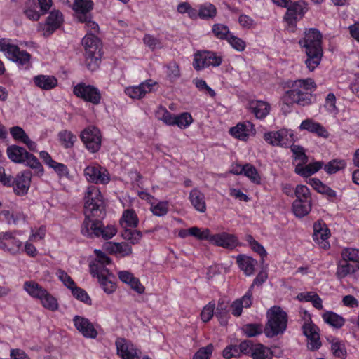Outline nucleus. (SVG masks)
I'll use <instances>...</instances> for the list:
<instances>
[{
	"mask_svg": "<svg viewBox=\"0 0 359 359\" xmlns=\"http://www.w3.org/2000/svg\"><path fill=\"white\" fill-rule=\"evenodd\" d=\"M72 9L75 12L76 18L79 22H84L87 18L92 15L90 11L93 9L92 0H75Z\"/></svg>",
	"mask_w": 359,
	"mask_h": 359,
	"instance_id": "b1692460",
	"label": "nucleus"
},
{
	"mask_svg": "<svg viewBox=\"0 0 359 359\" xmlns=\"http://www.w3.org/2000/svg\"><path fill=\"white\" fill-rule=\"evenodd\" d=\"M121 226L135 228L138 226L139 219L133 209H127L123 212L120 219Z\"/></svg>",
	"mask_w": 359,
	"mask_h": 359,
	"instance_id": "c9c22d12",
	"label": "nucleus"
},
{
	"mask_svg": "<svg viewBox=\"0 0 359 359\" xmlns=\"http://www.w3.org/2000/svg\"><path fill=\"white\" fill-rule=\"evenodd\" d=\"M150 210L155 216L163 217L168 214L169 203L167 201H159L156 204H151Z\"/></svg>",
	"mask_w": 359,
	"mask_h": 359,
	"instance_id": "5fc2aeb1",
	"label": "nucleus"
},
{
	"mask_svg": "<svg viewBox=\"0 0 359 359\" xmlns=\"http://www.w3.org/2000/svg\"><path fill=\"white\" fill-rule=\"evenodd\" d=\"M194 120L190 113L182 112L176 116L175 126H178L181 129L187 128Z\"/></svg>",
	"mask_w": 359,
	"mask_h": 359,
	"instance_id": "864d4df0",
	"label": "nucleus"
},
{
	"mask_svg": "<svg viewBox=\"0 0 359 359\" xmlns=\"http://www.w3.org/2000/svg\"><path fill=\"white\" fill-rule=\"evenodd\" d=\"M323 320L335 328H341L345 323L344 318L333 311H326L322 316Z\"/></svg>",
	"mask_w": 359,
	"mask_h": 359,
	"instance_id": "4c0bfd02",
	"label": "nucleus"
},
{
	"mask_svg": "<svg viewBox=\"0 0 359 359\" xmlns=\"http://www.w3.org/2000/svg\"><path fill=\"white\" fill-rule=\"evenodd\" d=\"M103 219H98V217L90 221H83L81 228V233L88 238L102 237L105 240L111 238L116 235L117 231L115 226H103Z\"/></svg>",
	"mask_w": 359,
	"mask_h": 359,
	"instance_id": "6e6552de",
	"label": "nucleus"
},
{
	"mask_svg": "<svg viewBox=\"0 0 359 359\" xmlns=\"http://www.w3.org/2000/svg\"><path fill=\"white\" fill-rule=\"evenodd\" d=\"M267 322L264 332L268 338L283 334L287 327L288 316L280 306H272L266 313Z\"/></svg>",
	"mask_w": 359,
	"mask_h": 359,
	"instance_id": "20e7f679",
	"label": "nucleus"
},
{
	"mask_svg": "<svg viewBox=\"0 0 359 359\" xmlns=\"http://www.w3.org/2000/svg\"><path fill=\"white\" fill-rule=\"evenodd\" d=\"M238 346L241 356L242 355L250 356L255 346V344L250 339H244L241 341Z\"/></svg>",
	"mask_w": 359,
	"mask_h": 359,
	"instance_id": "680f3d73",
	"label": "nucleus"
},
{
	"mask_svg": "<svg viewBox=\"0 0 359 359\" xmlns=\"http://www.w3.org/2000/svg\"><path fill=\"white\" fill-rule=\"evenodd\" d=\"M300 130H305L318 137L327 138L330 135L327 130L320 123L312 118H306L302 121L299 126Z\"/></svg>",
	"mask_w": 359,
	"mask_h": 359,
	"instance_id": "a878e982",
	"label": "nucleus"
},
{
	"mask_svg": "<svg viewBox=\"0 0 359 359\" xmlns=\"http://www.w3.org/2000/svg\"><path fill=\"white\" fill-rule=\"evenodd\" d=\"M1 215L8 224H17L18 222L23 218L22 212L11 213L9 210H2Z\"/></svg>",
	"mask_w": 359,
	"mask_h": 359,
	"instance_id": "69168bd1",
	"label": "nucleus"
},
{
	"mask_svg": "<svg viewBox=\"0 0 359 359\" xmlns=\"http://www.w3.org/2000/svg\"><path fill=\"white\" fill-rule=\"evenodd\" d=\"M92 271L91 276L97 278L105 293L110 294L115 292L116 290V284L114 281L115 277L108 269H104L102 266L99 268L96 265H93Z\"/></svg>",
	"mask_w": 359,
	"mask_h": 359,
	"instance_id": "2eb2a0df",
	"label": "nucleus"
},
{
	"mask_svg": "<svg viewBox=\"0 0 359 359\" xmlns=\"http://www.w3.org/2000/svg\"><path fill=\"white\" fill-rule=\"evenodd\" d=\"M213 350V345L212 344H209L205 347L200 348L194 353L192 359H210Z\"/></svg>",
	"mask_w": 359,
	"mask_h": 359,
	"instance_id": "bf43d9fd",
	"label": "nucleus"
},
{
	"mask_svg": "<svg viewBox=\"0 0 359 359\" xmlns=\"http://www.w3.org/2000/svg\"><path fill=\"white\" fill-rule=\"evenodd\" d=\"M303 334L308 339L307 347L310 351L318 350L322 344L320 341L319 328L311 320L305 322L302 327Z\"/></svg>",
	"mask_w": 359,
	"mask_h": 359,
	"instance_id": "aec40b11",
	"label": "nucleus"
},
{
	"mask_svg": "<svg viewBox=\"0 0 359 359\" xmlns=\"http://www.w3.org/2000/svg\"><path fill=\"white\" fill-rule=\"evenodd\" d=\"M252 359H272L273 352L271 349L261 343L255 344L250 355Z\"/></svg>",
	"mask_w": 359,
	"mask_h": 359,
	"instance_id": "e433bc0d",
	"label": "nucleus"
},
{
	"mask_svg": "<svg viewBox=\"0 0 359 359\" xmlns=\"http://www.w3.org/2000/svg\"><path fill=\"white\" fill-rule=\"evenodd\" d=\"M212 32L214 36L222 41H227L232 34L229 27L221 23H215L212 27Z\"/></svg>",
	"mask_w": 359,
	"mask_h": 359,
	"instance_id": "58836bf2",
	"label": "nucleus"
},
{
	"mask_svg": "<svg viewBox=\"0 0 359 359\" xmlns=\"http://www.w3.org/2000/svg\"><path fill=\"white\" fill-rule=\"evenodd\" d=\"M117 354L122 359H136L139 358L137 349L131 343L128 342L123 338H118L116 341Z\"/></svg>",
	"mask_w": 359,
	"mask_h": 359,
	"instance_id": "393cba45",
	"label": "nucleus"
},
{
	"mask_svg": "<svg viewBox=\"0 0 359 359\" xmlns=\"http://www.w3.org/2000/svg\"><path fill=\"white\" fill-rule=\"evenodd\" d=\"M113 250L122 257H127L132 254L133 249L130 244L126 242L116 243L113 246Z\"/></svg>",
	"mask_w": 359,
	"mask_h": 359,
	"instance_id": "052dcab7",
	"label": "nucleus"
},
{
	"mask_svg": "<svg viewBox=\"0 0 359 359\" xmlns=\"http://www.w3.org/2000/svg\"><path fill=\"white\" fill-rule=\"evenodd\" d=\"M72 92L76 97L93 105H99L102 100L101 91L97 87L84 82L74 86Z\"/></svg>",
	"mask_w": 359,
	"mask_h": 359,
	"instance_id": "1a4fd4ad",
	"label": "nucleus"
},
{
	"mask_svg": "<svg viewBox=\"0 0 359 359\" xmlns=\"http://www.w3.org/2000/svg\"><path fill=\"white\" fill-rule=\"evenodd\" d=\"M283 20L289 27H296L309 11L308 3L304 0L292 1L286 8Z\"/></svg>",
	"mask_w": 359,
	"mask_h": 359,
	"instance_id": "9b49d317",
	"label": "nucleus"
},
{
	"mask_svg": "<svg viewBox=\"0 0 359 359\" xmlns=\"http://www.w3.org/2000/svg\"><path fill=\"white\" fill-rule=\"evenodd\" d=\"M64 22L62 12L54 9L49 13L43 24L40 23L39 29L43 32V36L46 38L50 36L56 30L60 28Z\"/></svg>",
	"mask_w": 359,
	"mask_h": 359,
	"instance_id": "f3484780",
	"label": "nucleus"
},
{
	"mask_svg": "<svg viewBox=\"0 0 359 359\" xmlns=\"http://www.w3.org/2000/svg\"><path fill=\"white\" fill-rule=\"evenodd\" d=\"M72 320L76 330L84 337L95 339L97 337L98 332L93 323L89 319L83 316H75Z\"/></svg>",
	"mask_w": 359,
	"mask_h": 359,
	"instance_id": "4be33fe9",
	"label": "nucleus"
},
{
	"mask_svg": "<svg viewBox=\"0 0 359 359\" xmlns=\"http://www.w3.org/2000/svg\"><path fill=\"white\" fill-rule=\"evenodd\" d=\"M8 58L15 62L20 68L27 70L31 67V55L27 50H21L18 46Z\"/></svg>",
	"mask_w": 359,
	"mask_h": 359,
	"instance_id": "bb28decb",
	"label": "nucleus"
},
{
	"mask_svg": "<svg viewBox=\"0 0 359 359\" xmlns=\"http://www.w3.org/2000/svg\"><path fill=\"white\" fill-rule=\"evenodd\" d=\"M245 240L248 243L252 251L257 253L262 259L267 256V252L264 247L256 241L252 236L248 235Z\"/></svg>",
	"mask_w": 359,
	"mask_h": 359,
	"instance_id": "603ef678",
	"label": "nucleus"
},
{
	"mask_svg": "<svg viewBox=\"0 0 359 359\" xmlns=\"http://www.w3.org/2000/svg\"><path fill=\"white\" fill-rule=\"evenodd\" d=\"M287 86L290 88L283 95V104L288 107L297 105L304 107L313 102V93L317 89L315 81L311 78L289 81Z\"/></svg>",
	"mask_w": 359,
	"mask_h": 359,
	"instance_id": "f257e3e1",
	"label": "nucleus"
},
{
	"mask_svg": "<svg viewBox=\"0 0 359 359\" xmlns=\"http://www.w3.org/2000/svg\"><path fill=\"white\" fill-rule=\"evenodd\" d=\"M58 139L64 148L70 149L74 146L76 140V136L71 131L64 130L58 133Z\"/></svg>",
	"mask_w": 359,
	"mask_h": 359,
	"instance_id": "79ce46f5",
	"label": "nucleus"
},
{
	"mask_svg": "<svg viewBox=\"0 0 359 359\" xmlns=\"http://www.w3.org/2000/svg\"><path fill=\"white\" fill-rule=\"evenodd\" d=\"M80 138L90 153H95L100 150L102 135L98 128L93 126L85 128L80 134Z\"/></svg>",
	"mask_w": 359,
	"mask_h": 359,
	"instance_id": "4468645a",
	"label": "nucleus"
},
{
	"mask_svg": "<svg viewBox=\"0 0 359 359\" xmlns=\"http://www.w3.org/2000/svg\"><path fill=\"white\" fill-rule=\"evenodd\" d=\"M323 165V161L311 162L305 166L299 164L295 168V172L302 177H308L319 171Z\"/></svg>",
	"mask_w": 359,
	"mask_h": 359,
	"instance_id": "72a5a7b5",
	"label": "nucleus"
},
{
	"mask_svg": "<svg viewBox=\"0 0 359 359\" xmlns=\"http://www.w3.org/2000/svg\"><path fill=\"white\" fill-rule=\"evenodd\" d=\"M32 174L29 170L18 172L15 177L11 176L10 186L13 187V192L18 196H25L29 189Z\"/></svg>",
	"mask_w": 359,
	"mask_h": 359,
	"instance_id": "dca6fc26",
	"label": "nucleus"
},
{
	"mask_svg": "<svg viewBox=\"0 0 359 359\" xmlns=\"http://www.w3.org/2000/svg\"><path fill=\"white\" fill-rule=\"evenodd\" d=\"M231 46L234 50L242 52L246 48V43L242 39L236 36L233 33L230 36L229 39L226 41Z\"/></svg>",
	"mask_w": 359,
	"mask_h": 359,
	"instance_id": "0e129e2a",
	"label": "nucleus"
},
{
	"mask_svg": "<svg viewBox=\"0 0 359 359\" xmlns=\"http://www.w3.org/2000/svg\"><path fill=\"white\" fill-rule=\"evenodd\" d=\"M298 44L306 55V68L314 71L320 64L323 56V34L316 28H305Z\"/></svg>",
	"mask_w": 359,
	"mask_h": 359,
	"instance_id": "f03ea898",
	"label": "nucleus"
},
{
	"mask_svg": "<svg viewBox=\"0 0 359 359\" xmlns=\"http://www.w3.org/2000/svg\"><path fill=\"white\" fill-rule=\"evenodd\" d=\"M23 289L34 299H39L43 307L55 311L59 309L57 299L52 295L46 289L33 280L25 281Z\"/></svg>",
	"mask_w": 359,
	"mask_h": 359,
	"instance_id": "0eeeda50",
	"label": "nucleus"
},
{
	"mask_svg": "<svg viewBox=\"0 0 359 359\" xmlns=\"http://www.w3.org/2000/svg\"><path fill=\"white\" fill-rule=\"evenodd\" d=\"M22 243L17 238L14 232H0V249L8 252L13 255L19 254L22 251Z\"/></svg>",
	"mask_w": 359,
	"mask_h": 359,
	"instance_id": "6ab92c4d",
	"label": "nucleus"
},
{
	"mask_svg": "<svg viewBox=\"0 0 359 359\" xmlns=\"http://www.w3.org/2000/svg\"><path fill=\"white\" fill-rule=\"evenodd\" d=\"M323 109L325 111L331 115H337L339 112L337 107V97L333 93H329L324 100Z\"/></svg>",
	"mask_w": 359,
	"mask_h": 359,
	"instance_id": "ea45409f",
	"label": "nucleus"
},
{
	"mask_svg": "<svg viewBox=\"0 0 359 359\" xmlns=\"http://www.w3.org/2000/svg\"><path fill=\"white\" fill-rule=\"evenodd\" d=\"M32 81L36 87L44 90L53 89L58 84L57 79L50 75H36L33 77Z\"/></svg>",
	"mask_w": 359,
	"mask_h": 359,
	"instance_id": "c756f323",
	"label": "nucleus"
},
{
	"mask_svg": "<svg viewBox=\"0 0 359 359\" xmlns=\"http://www.w3.org/2000/svg\"><path fill=\"white\" fill-rule=\"evenodd\" d=\"M215 312L219 324L222 326L226 325L230 318L229 302H225L223 299H219L217 306H215Z\"/></svg>",
	"mask_w": 359,
	"mask_h": 359,
	"instance_id": "2f4dec72",
	"label": "nucleus"
},
{
	"mask_svg": "<svg viewBox=\"0 0 359 359\" xmlns=\"http://www.w3.org/2000/svg\"><path fill=\"white\" fill-rule=\"evenodd\" d=\"M217 13V8L213 4L205 3L199 7L198 18L203 20L212 19L216 16Z\"/></svg>",
	"mask_w": 359,
	"mask_h": 359,
	"instance_id": "a19ab883",
	"label": "nucleus"
},
{
	"mask_svg": "<svg viewBox=\"0 0 359 359\" xmlns=\"http://www.w3.org/2000/svg\"><path fill=\"white\" fill-rule=\"evenodd\" d=\"M355 271V269L353 265L349 264L348 261H341L337 265L336 276L338 279L341 280L346 277L348 274Z\"/></svg>",
	"mask_w": 359,
	"mask_h": 359,
	"instance_id": "37998d69",
	"label": "nucleus"
},
{
	"mask_svg": "<svg viewBox=\"0 0 359 359\" xmlns=\"http://www.w3.org/2000/svg\"><path fill=\"white\" fill-rule=\"evenodd\" d=\"M243 332L248 337H255L260 335L263 332V326L259 323H248L243 325Z\"/></svg>",
	"mask_w": 359,
	"mask_h": 359,
	"instance_id": "a18cd8bd",
	"label": "nucleus"
},
{
	"mask_svg": "<svg viewBox=\"0 0 359 359\" xmlns=\"http://www.w3.org/2000/svg\"><path fill=\"white\" fill-rule=\"evenodd\" d=\"M82 43L85 48L87 68L94 71L99 67L101 61L102 42L96 35L87 33L82 39Z\"/></svg>",
	"mask_w": 359,
	"mask_h": 359,
	"instance_id": "423d86ee",
	"label": "nucleus"
},
{
	"mask_svg": "<svg viewBox=\"0 0 359 359\" xmlns=\"http://www.w3.org/2000/svg\"><path fill=\"white\" fill-rule=\"evenodd\" d=\"M252 126L250 122H240L230 128L229 134L238 140L246 141L249 138Z\"/></svg>",
	"mask_w": 359,
	"mask_h": 359,
	"instance_id": "c85d7f7f",
	"label": "nucleus"
},
{
	"mask_svg": "<svg viewBox=\"0 0 359 359\" xmlns=\"http://www.w3.org/2000/svg\"><path fill=\"white\" fill-rule=\"evenodd\" d=\"M8 158L13 163L24 164L34 170V172L41 177L44 173V168L39 159L24 147L12 144L6 149Z\"/></svg>",
	"mask_w": 359,
	"mask_h": 359,
	"instance_id": "39448f33",
	"label": "nucleus"
},
{
	"mask_svg": "<svg viewBox=\"0 0 359 359\" xmlns=\"http://www.w3.org/2000/svg\"><path fill=\"white\" fill-rule=\"evenodd\" d=\"M346 166V162L345 160L334 159L324 166V170L327 174L332 175L344 169Z\"/></svg>",
	"mask_w": 359,
	"mask_h": 359,
	"instance_id": "49530a36",
	"label": "nucleus"
},
{
	"mask_svg": "<svg viewBox=\"0 0 359 359\" xmlns=\"http://www.w3.org/2000/svg\"><path fill=\"white\" fill-rule=\"evenodd\" d=\"M71 290L72 296L77 300L87 304H92V299L87 292L83 288L75 285Z\"/></svg>",
	"mask_w": 359,
	"mask_h": 359,
	"instance_id": "3c124183",
	"label": "nucleus"
},
{
	"mask_svg": "<svg viewBox=\"0 0 359 359\" xmlns=\"http://www.w3.org/2000/svg\"><path fill=\"white\" fill-rule=\"evenodd\" d=\"M189 199L194 208L200 212L206 211L205 196L198 189H193L189 194Z\"/></svg>",
	"mask_w": 359,
	"mask_h": 359,
	"instance_id": "473e14b6",
	"label": "nucleus"
},
{
	"mask_svg": "<svg viewBox=\"0 0 359 359\" xmlns=\"http://www.w3.org/2000/svg\"><path fill=\"white\" fill-rule=\"evenodd\" d=\"M84 215L83 221H90L98 217V219H104L106 215L103 196L100 189L91 185L88 187L84 196Z\"/></svg>",
	"mask_w": 359,
	"mask_h": 359,
	"instance_id": "7ed1b4c3",
	"label": "nucleus"
},
{
	"mask_svg": "<svg viewBox=\"0 0 359 359\" xmlns=\"http://www.w3.org/2000/svg\"><path fill=\"white\" fill-rule=\"evenodd\" d=\"M166 76L171 83H174L180 76L179 65L176 62H171L167 65Z\"/></svg>",
	"mask_w": 359,
	"mask_h": 359,
	"instance_id": "4d7b16f0",
	"label": "nucleus"
},
{
	"mask_svg": "<svg viewBox=\"0 0 359 359\" xmlns=\"http://www.w3.org/2000/svg\"><path fill=\"white\" fill-rule=\"evenodd\" d=\"M205 235L206 238L203 241H207L210 243L222 247L227 250H233L239 245V241L238 238L231 233L223 231L219 233L212 234L211 231L209 229H205Z\"/></svg>",
	"mask_w": 359,
	"mask_h": 359,
	"instance_id": "f8f14e48",
	"label": "nucleus"
},
{
	"mask_svg": "<svg viewBox=\"0 0 359 359\" xmlns=\"http://www.w3.org/2000/svg\"><path fill=\"white\" fill-rule=\"evenodd\" d=\"M95 254L97 256L96 260L89 264V271L91 275L93 271V265H96L99 268H101V266H102L104 269H107L106 266L111 264V259L104 252L96 250Z\"/></svg>",
	"mask_w": 359,
	"mask_h": 359,
	"instance_id": "09e8293b",
	"label": "nucleus"
},
{
	"mask_svg": "<svg viewBox=\"0 0 359 359\" xmlns=\"http://www.w3.org/2000/svg\"><path fill=\"white\" fill-rule=\"evenodd\" d=\"M84 175L88 182L97 184H107L110 181L108 170L98 164H92L84 169Z\"/></svg>",
	"mask_w": 359,
	"mask_h": 359,
	"instance_id": "a211bd4d",
	"label": "nucleus"
},
{
	"mask_svg": "<svg viewBox=\"0 0 359 359\" xmlns=\"http://www.w3.org/2000/svg\"><path fill=\"white\" fill-rule=\"evenodd\" d=\"M243 175L249 178L252 183L256 184H261L260 175L257 168L252 164L248 163L245 164Z\"/></svg>",
	"mask_w": 359,
	"mask_h": 359,
	"instance_id": "de8ad7c7",
	"label": "nucleus"
},
{
	"mask_svg": "<svg viewBox=\"0 0 359 359\" xmlns=\"http://www.w3.org/2000/svg\"><path fill=\"white\" fill-rule=\"evenodd\" d=\"M10 133L15 142L24 143L29 137L25 130L20 126H13L10 128Z\"/></svg>",
	"mask_w": 359,
	"mask_h": 359,
	"instance_id": "13d9d810",
	"label": "nucleus"
},
{
	"mask_svg": "<svg viewBox=\"0 0 359 359\" xmlns=\"http://www.w3.org/2000/svg\"><path fill=\"white\" fill-rule=\"evenodd\" d=\"M39 157L49 168L54 170L59 179L70 178L69 169L67 165L64 163L57 162L52 158L50 154L46 151H41L39 152Z\"/></svg>",
	"mask_w": 359,
	"mask_h": 359,
	"instance_id": "412c9836",
	"label": "nucleus"
},
{
	"mask_svg": "<svg viewBox=\"0 0 359 359\" xmlns=\"http://www.w3.org/2000/svg\"><path fill=\"white\" fill-rule=\"evenodd\" d=\"M331 350L335 357L343 359L346 356V349L344 345L339 341L332 342Z\"/></svg>",
	"mask_w": 359,
	"mask_h": 359,
	"instance_id": "338daca9",
	"label": "nucleus"
},
{
	"mask_svg": "<svg viewBox=\"0 0 359 359\" xmlns=\"http://www.w3.org/2000/svg\"><path fill=\"white\" fill-rule=\"evenodd\" d=\"M236 263L239 269L243 271L246 276H250L254 273L257 262L252 257L245 255H238L236 257Z\"/></svg>",
	"mask_w": 359,
	"mask_h": 359,
	"instance_id": "7c9ffc66",
	"label": "nucleus"
},
{
	"mask_svg": "<svg viewBox=\"0 0 359 359\" xmlns=\"http://www.w3.org/2000/svg\"><path fill=\"white\" fill-rule=\"evenodd\" d=\"M122 236L130 244L135 245L140 243L142 238V233L139 230L126 229L122 233Z\"/></svg>",
	"mask_w": 359,
	"mask_h": 359,
	"instance_id": "8fccbe9b",
	"label": "nucleus"
},
{
	"mask_svg": "<svg viewBox=\"0 0 359 359\" xmlns=\"http://www.w3.org/2000/svg\"><path fill=\"white\" fill-rule=\"evenodd\" d=\"M215 303L214 301H210L206 304L201 312V319L203 323L210 321L214 316H215Z\"/></svg>",
	"mask_w": 359,
	"mask_h": 359,
	"instance_id": "6e6d98bb",
	"label": "nucleus"
},
{
	"mask_svg": "<svg viewBox=\"0 0 359 359\" xmlns=\"http://www.w3.org/2000/svg\"><path fill=\"white\" fill-rule=\"evenodd\" d=\"M264 140L273 147L285 148H288L295 142L292 130L285 128L265 133L264 134Z\"/></svg>",
	"mask_w": 359,
	"mask_h": 359,
	"instance_id": "ddd939ff",
	"label": "nucleus"
},
{
	"mask_svg": "<svg viewBox=\"0 0 359 359\" xmlns=\"http://www.w3.org/2000/svg\"><path fill=\"white\" fill-rule=\"evenodd\" d=\"M188 236H194L200 241H203L204 238H207L205 235V229L201 231V229L197 226H193L187 229H182L179 232V236L180 238H184Z\"/></svg>",
	"mask_w": 359,
	"mask_h": 359,
	"instance_id": "c03bdc74",
	"label": "nucleus"
},
{
	"mask_svg": "<svg viewBox=\"0 0 359 359\" xmlns=\"http://www.w3.org/2000/svg\"><path fill=\"white\" fill-rule=\"evenodd\" d=\"M292 207L294 215L297 217L302 218L311 210V201L296 199L292 203Z\"/></svg>",
	"mask_w": 359,
	"mask_h": 359,
	"instance_id": "f704fd0d",
	"label": "nucleus"
},
{
	"mask_svg": "<svg viewBox=\"0 0 359 359\" xmlns=\"http://www.w3.org/2000/svg\"><path fill=\"white\" fill-rule=\"evenodd\" d=\"M246 108L251 114L259 120H264L271 111L270 104L259 100H249Z\"/></svg>",
	"mask_w": 359,
	"mask_h": 359,
	"instance_id": "5701e85b",
	"label": "nucleus"
},
{
	"mask_svg": "<svg viewBox=\"0 0 359 359\" xmlns=\"http://www.w3.org/2000/svg\"><path fill=\"white\" fill-rule=\"evenodd\" d=\"M222 62V56L216 52L210 50L198 51L194 54L193 67L196 71H201L210 67H219Z\"/></svg>",
	"mask_w": 359,
	"mask_h": 359,
	"instance_id": "9d476101",
	"label": "nucleus"
},
{
	"mask_svg": "<svg viewBox=\"0 0 359 359\" xmlns=\"http://www.w3.org/2000/svg\"><path fill=\"white\" fill-rule=\"evenodd\" d=\"M222 356L225 359L241 357L238 346L233 344H229L222 351Z\"/></svg>",
	"mask_w": 359,
	"mask_h": 359,
	"instance_id": "774afa93",
	"label": "nucleus"
},
{
	"mask_svg": "<svg viewBox=\"0 0 359 359\" xmlns=\"http://www.w3.org/2000/svg\"><path fill=\"white\" fill-rule=\"evenodd\" d=\"M344 261L357 262L359 264V250L355 248H346L341 252Z\"/></svg>",
	"mask_w": 359,
	"mask_h": 359,
	"instance_id": "e2e57ef3",
	"label": "nucleus"
},
{
	"mask_svg": "<svg viewBox=\"0 0 359 359\" xmlns=\"http://www.w3.org/2000/svg\"><path fill=\"white\" fill-rule=\"evenodd\" d=\"M330 236V231L324 222L317 221L313 224V239L318 242L324 243L323 248L330 246L326 241Z\"/></svg>",
	"mask_w": 359,
	"mask_h": 359,
	"instance_id": "cd10ccee",
	"label": "nucleus"
}]
</instances>
